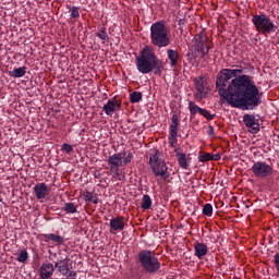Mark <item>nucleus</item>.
Instances as JSON below:
<instances>
[{"instance_id": "obj_1", "label": "nucleus", "mask_w": 279, "mask_h": 279, "mask_svg": "<svg viewBox=\"0 0 279 279\" xmlns=\"http://www.w3.org/2000/svg\"><path fill=\"white\" fill-rule=\"evenodd\" d=\"M243 69H222L216 80L218 94L229 106L240 110H255L260 100V90L256 83L243 74Z\"/></svg>"}, {"instance_id": "obj_2", "label": "nucleus", "mask_w": 279, "mask_h": 279, "mask_svg": "<svg viewBox=\"0 0 279 279\" xmlns=\"http://www.w3.org/2000/svg\"><path fill=\"white\" fill-rule=\"evenodd\" d=\"M136 69L143 75H147V73H151L154 71V75H162L165 71V63L162 60L156 56V51H154V47L145 46L140 54L135 58Z\"/></svg>"}, {"instance_id": "obj_3", "label": "nucleus", "mask_w": 279, "mask_h": 279, "mask_svg": "<svg viewBox=\"0 0 279 279\" xmlns=\"http://www.w3.org/2000/svg\"><path fill=\"white\" fill-rule=\"evenodd\" d=\"M210 53V43L208 41V35L206 31H201L192 40L189 47L187 60L189 62H197V58H201L206 62V57Z\"/></svg>"}, {"instance_id": "obj_4", "label": "nucleus", "mask_w": 279, "mask_h": 279, "mask_svg": "<svg viewBox=\"0 0 279 279\" xmlns=\"http://www.w3.org/2000/svg\"><path fill=\"white\" fill-rule=\"evenodd\" d=\"M150 43L154 47L162 49V47H169L171 39L169 38V28L165 25V22H156L150 26Z\"/></svg>"}, {"instance_id": "obj_5", "label": "nucleus", "mask_w": 279, "mask_h": 279, "mask_svg": "<svg viewBox=\"0 0 279 279\" xmlns=\"http://www.w3.org/2000/svg\"><path fill=\"white\" fill-rule=\"evenodd\" d=\"M137 258L146 274H157V271H160V260H158L154 252L142 250L138 252Z\"/></svg>"}, {"instance_id": "obj_6", "label": "nucleus", "mask_w": 279, "mask_h": 279, "mask_svg": "<svg viewBox=\"0 0 279 279\" xmlns=\"http://www.w3.org/2000/svg\"><path fill=\"white\" fill-rule=\"evenodd\" d=\"M252 23L258 32V34H263L267 36V34H274L278 31V26L271 21V17L265 13L256 14L252 16Z\"/></svg>"}, {"instance_id": "obj_7", "label": "nucleus", "mask_w": 279, "mask_h": 279, "mask_svg": "<svg viewBox=\"0 0 279 279\" xmlns=\"http://www.w3.org/2000/svg\"><path fill=\"white\" fill-rule=\"evenodd\" d=\"M150 169L156 178H162V180H169L171 174L165 160L158 157V154L150 155L149 157Z\"/></svg>"}, {"instance_id": "obj_8", "label": "nucleus", "mask_w": 279, "mask_h": 279, "mask_svg": "<svg viewBox=\"0 0 279 279\" xmlns=\"http://www.w3.org/2000/svg\"><path fill=\"white\" fill-rule=\"evenodd\" d=\"M54 269L65 276V278L75 279L77 278V272L71 270L73 269V260L71 258L65 257L63 259H58L54 263Z\"/></svg>"}, {"instance_id": "obj_9", "label": "nucleus", "mask_w": 279, "mask_h": 279, "mask_svg": "<svg viewBox=\"0 0 279 279\" xmlns=\"http://www.w3.org/2000/svg\"><path fill=\"white\" fill-rule=\"evenodd\" d=\"M123 156L126 157L123 159ZM132 158H134L132 153H116L109 156L107 160L108 167L109 169H119V167H123V165H130V162H132Z\"/></svg>"}, {"instance_id": "obj_10", "label": "nucleus", "mask_w": 279, "mask_h": 279, "mask_svg": "<svg viewBox=\"0 0 279 279\" xmlns=\"http://www.w3.org/2000/svg\"><path fill=\"white\" fill-rule=\"evenodd\" d=\"M251 171L255 175V178H270V175H274V168L269 166V163L265 161H256L253 163Z\"/></svg>"}, {"instance_id": "obj_11", "label": "nucleus", "mask_w": 279, "mask_h": 279, "mask_svg": "<svg viewBox=\"0 0 279 279\" xmlns=\"http://www.w3.org/2000/svg\"><path fill=\"white\" fill-rule=\"evenodd\" d=\"M194 86L196 88V93L194 97L197 101H202V99H206V95H208V89L206 88L207 82L206 76H197L194 78Z\"/></svg>"}, {"instance_id": "obj_12", "label": "nucleus", "mask_w": 279, "mask_h": 279, "mask_svg": "<svg viewBox=\"0 0 279 279\" xmlns=\"http://www.w3.org/2000/svg\"><path fill=\"white\" fill-rule=\"evenodd\" d=\"M243 123L247 128L250 134H258L260 132V120L256 116L245 113L243 116Z\"/></svg>"}, {"instance_id": "obj_13", "label": "nucleus", "mask_w": 279, "mask_h": 279, "mask_svg": "<svg viewBox=\"0 0 279 279\" xmlns=\"http://www.w3.org/2000/svg\"><path fill=\"white\" fill-rule=\"evenodd\" d=\"M178 128H180V117L178 114H172L170 131H169V145L170 147H174L175 143H178Z\"/></svg>"}, {"instance_id": "obj_14", "label": "nucleus", "mask_w": 279, "mask_h": 279, "mask_svg": "<svg viewBox=\"0 0 279 279\" xmlns=\"http://www.w3.org/2000/svg\"><path fill=\"white\" fill-rule=\"evenodd\" d=\"M110 232L114 234V232H122L125 230V218L123 216L114 217L110 220Z\"/></svg>"}, {"instance_id": "obj_15", "label": "nucleus", "mask_w": 279, "mask_h": 279, "mask_svg": "<svg viewBox=\"0 0 279 279\" xmlns=\"http://www.w3.org/2000/svg\"><path fill=\"white\" fill-rule=\"evenodd\" d=\"M53 271H56V267L51 263H44L40 267V279H51L53 276Z\"/></svg>"}, {"instance_id": "obj_16", "label": "nucleus", "mask_w": 279, "mask_h": 279, "mask_svg": "<svg viewBox=\"0 0 279 279\" xmlns=\"http://www.w3.org/2000/svg\"><path fill=\"white\" fill-rule=\"evenodd\" d=\"M34 193L37 199H45L49 195V187L46 183L36 184L34 187Z\"/></svg>"}, {"instance_id": "obj_17", "label": "nucleus", "mask_w": 279, "mask_h": 279, "mask_svg": "<svg viewBox=\"0 0 279 279\" xmlns=\"http://www.w3.org/2000/svg\"><path fill=\"white\" fill-rule=\"evenodd\" d=\"M121 108V105L114 102V100L109 99L106 105H104L102 110L108 117H112L113 112H117Z\"/></svg>"}, {"instance_id": "obj_18", "label": "nucleus", "mask_w": 279, "mask_h": 279, "mask_svg": "<svg viewBox=\"0 0 279 279\" xmlns=\"http://www.w3.org/2000/svg\"><path fill=\"white\" fill-rule=\"evenodd\" d=\"M194 252L195 256H197V258L202 260V258H204V256L208 254V246L205 243L197 242L194 244Z\"/></svg>"}, {"instance_id": "obj_19", "label": "nucleus", "mask_w": 279, "mask_h": 279, "mask_svg": "<svg viewBox=\"0 0 279 279\" xmlns=\"http://www.w3.org/2000/svg\"><path fill=\"white\" fill-rule=\"evenodd\" d=\"M168 60L170 61V66H178V62H180V52L174 49L167 50Z\"/></svg>"}, {"instance_id": "obj_20", "label": "nucleus", "mask_w": 279, "mask_h": 279, "mask_svg": "<svg viewBox=\"0 0 279 279\" xmlns=\"http://www.w3.org/2000/svg\"><path fill=\"white\" fill-rule=\"evenodd\" d=\"M174 151L177 154V160L181 169H189V158H186V154L181 153L178 148Z\"/></svg>"}, {"instance_id": "obj_21", "label": "nucleus", "mask_w": 279, "mask_h": 279, "mask_svg": "<svg viewBox=\"0 0 279 279\" xmlns=\"http://www.w3.org/2000/svg\"><path fill=\"white\" fill-rule=\"evenodd\" d=\"M83 197L85 202H89L92 204H99V196L95 192L85 191L83 193Z\"/></svg>"}, {"instance_id": "obj_22", "label": "nucleus", "mask_w": 279, "mask_h": 279, "mask_svg": "<svg viewBox=\"0 0 279 279\" xmlns=\"http://www.w3.org/2000/svg\"><path fill=\"white\" fill-rule=\"evenodd\" d=\"M27 73V68H15L12 71L9 72L10 77L19 78L24 77V75Z\"/></svg>"}, {"instance_id": "obj_23", "label": "nucleus", "mask_w": 279, "mask_h": 279, "mask_svg": "<svg viewBox=\"0 0 279 279\" xmlns=\"http://www.w3.org/2000/svg\"><path fill=\"white\" fill-rule=\"evenodd\" d=\"M45 239H47V241H52V243H56L57 245H62L64 243V238L54 233L46 234Z\"/></svg>"}, {"instance_id": "obj_24", "label": "nucleus", "mask_w": 279, "mask_h": 279, "mask_svg": "<svg viewBox=\"0 0 279 279\" xmlns=\"http://www.w3.org/2000/svg\"><path fill=\"white\" fill-rule=\"evenodd\" d=\"M141 208L143 210H149V208H151V197L149 195L145 194L142 197Z\"/></svg>"}, {"instance_id": "obj_25", "label": "nucleus", "mask_w": 279, "mask_h": 279, "mask_svg": "<svg viewBox=\"0 0 279 279\" xmlns=\"http://www.w3.org/2000/svg\"><path fill=\"white\" fill-rule=\"evenodd\" d=\"M189 110H190V114L192 117H195V114H197V112H198V114H202L203 109H202V107L195 105V102L190 101L189 102Z\"/></svg>"}, {"instance_id": "obj_26", "label": "nucleus", "mask_w": 279, "mask_h": 279, "mask_svg": "<svg viewBox=\"0 0 279 279\" xmlns=\"http://www.w3.org/2000/svg\"><path fill=\"white\" fill-rule=\"evenodd\" d=\"M64 213H68L69 215H75L77 213V206L73 203H65L63 207Z\"/></svg>"}, {"instance_id": "obj_27", "label": "nucleus", "mask_w": 279, "mask_h": 279, "mask_svg": "<svg viewBox=\"0 0 279 279\" xmlns=\"http://www.w3.org/2000/svg\"><path fill=\"white\" fill-rule=\"evenodd\" d=\"M143 99V93L141 92H133L130 94V101L131 104H138Z\"/></svg>"}, {"instance_id": "obj_28", "label": "nucleus", "mask_w": 279, "mask_h": 279, "mask_svg": "<svg viewBox=\"0 0 279 279\" xmlns=\"http://www.w3.org/2000/svg\"><path fill=\"white\" fill-rule=\"evenodd\" d=\"M29 260V254L27 251H21L20 254H17L16 262L17 263H27Z\"/></svg>"}, {"instance_id": "obj_29", "label": "nucleus", "mask_w": 279, "mask_h": 279, "mask_svg": "<svg viewBox=\"0 0 279 279\" xmlns=\"http://www.w3.org/2000/svg\"><path fill=\"white\" fill-rule=\"evenodd\" d=\"M97 37L100 38V40H110V37L108 36V33L106 32V27H102L98 31Z\"/></svg>"}, {"instance_id": "obj_30", "label": "nucleus", "mask_w": 279, "mask_h": 279, "mask_svg": "<svg viewBox=\"0 0 279 279\" xmlns=\"http://www.w3.org/2000/svg\"><path fill=\"white\" fill-rule=\"evenodd\" d=\"M203 215H205L206 217H213V205L205 204L203 206Z\"/></svg>"}, {"instance_id": "obj_31", "label": "nucleus", "mask_w": 279, "mask_h": 279, "mask_svg": "<svg viewBox=\"0 0 279 279\" xmlns=\"http://www.w3.org/2000/svg\"><path fill=\"white\" fill-rule=\"evenodd\" d=\"M70 16L71 19H80V7H72L70 8Z\"/></svg>"}, {"instance_id": "obj_32", "label": "nucleus", "mask_w": 279, "mask_h": 279, "mask_svg": "<svg viewBox=\"0 0 279 279\" xmlns=\"http://www.w3.org/2000/svg\"><path fill=\"white\" fill-rule=\"evenodd\" d=\"M201 116L204 117L205 119H207V121H213V119H215V114L210 113L206 109L201 110Z\"/></svg>"}, {"instance_id": "obj_33", "label": "nucleus", "mask_w": 279, "mask_h": 279, "mask_svg": "<svg viewBox=\"0 0 279 279\" xmlns=\"http://www.w3.org/2000/svg\"><path fill=\"white\" fill-rule=\"evenodd\" d=\"M199 162H209V160H213V154L206 153L205 155L198 156Z\"/></svg>"}, {"instance_id": "obj_34", "label": "nucleus", "mask_w": 279, "mask_h": 279, "mask_svg": "<svg viewBox=\"0 0 279 279\" xmlns=\"http://www.w3.org/2000/svg\"><path fill=\"white\" fill-rule=\"evenodd\" d=\"M110 173L112 174L113 180L121 181V170L119 168L110 169Z\"/></svg>"}, {"instance_id": "obj_35", "label": "nucleus", "mask_w": 279, "mask_h": 279, "mask_svg": "<svg viewBox=\"0 0 279 279\" xmlns=\"http://www.w3.org/2000/svg\"><path fill=\"white\" fill-rule=\"evenodd\" d=\"M61 151H65V154H71V151H73V146H71L70 144L64 143L61 146Z\"/></svg>"}, {"instance_id": "obj_36", "label": "nucleus", "mask_w": 279, "mask_h": 279, "mask_svg": "<svg viewBox=\"0 0 279 279\" xmlns=\"http://www.w3.org/2000/svg\"><path fill=\"white\" fill-rule=\"evenodd\" d=\"M274 264H275V267L279 274V253H276L275 256H274Z\"/></svg>"}, {"instance_id": "obj_37", "label": "nucleus", "mask_w": 279, "mask_h": 279, "mask_svg": "<svg viewBox=\"0 0 279 279\" xmlns=\"http://www.w3.org/2000/svg\"><path fill=\"white\" fill-rule=\"evenodd\" d=\"M207 134H208V136H214L215 135V128H213V125L208 126Z\"/></svg>"}, {"instance_id": "obj_38", "label": "nucleus", "mask_w": 279, "mask_h": 279, "mask_svg": "<svg viewBox=\"0 0 279 279\" xmlns=\"http://www.w3.org/2000/svg\"><path fill=\"white\" fill-rule=\"evenodd\" d=\"M211 160H221V154H211Z\"/></svg>"}]
</instances>
